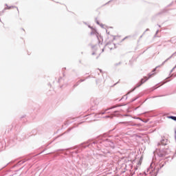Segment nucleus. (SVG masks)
<instances>
[{
    "instance_id": "obj_1",
    "label": "nucleus",
    "mask_w": 176,
    "mask_h": 176,
    "mask_svg": "<svg viewBox=\"0 0 176 176\" xmlns=\"http://www.w3.org/2000/svg\"><path fill=\"white\" fill-rule=\"evenodd\" d=\"M149 78H151V76H149L148 77H144V78H142L141 80V83L140 85H142L143 83H145L146 80H148V79H149Z\"/></svg>"
},
{
    "instance_id": "obj_2",
    "label": "nucleus",
    "mask_w": 176,
    "mask_h": 176,
    "mask_svg": "<svg viewBox=\"0 0 176 176\" xmlns=\"http://www.w3.org/2000/svg\"><path fill=\"white\" fill-rule=\"evenodd\" d=\"M168 119H172V120H175L176 122V117L175 116H168Z\"/></svg>"
}]
</instances>
